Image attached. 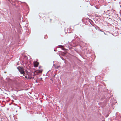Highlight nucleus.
I'll list each match as a JSON object with an SVG mask.
<instances>
[{
  "mask_svg": "<svg viewBox=\"0 0 121 121\" xmlns=\"http://www.w3.org/2000/svg\"><path fill=\"white\" fill-rule=\"evenodd\" d=\"M17 69L19 71L21 74H23V75L24 76L25 71L23 67H17Z\"/></svg>",
  "mask_w": 121,
  "mask_h": 121,
  "instance_id": "f257e3e1",
  "label": "nucleus"
},
{
  "mask_svg": "<svg viewBox=\"0 0 121 121\" xmlns=\"http://www.w3.org/2000/svg\"><path fill=\"white\" fill-rule=\"evenodd\" d=\"M31 77H30V79H33L35 75V74L34 73H32L31 74Z\"/></svg>",
  "mask_w": 121,
  "mask_h": 121,
  "instance_id": "20e7f679",
  "label": "nucleus"
},
{
  "mask_svg": "<svg viewBox=\"0 0 121 121\" xmlns=\"http://www.w3.org/2000/svg\"><path fill=\"white\" fill-rule=\"evenodd\" d=\"M54 66H55V69H58L60 67L59 66H55L54 65Z\"/></svg>",
  "mask_w": 121,
  "mask_h": 121,
  "instance_id": "39448f33",
  "label": "nucleus"
},
{
  "mask_svg": "<svg viewBox=\"0 0 121 121\" xmlns=\"http://www.w3.org/2000/svg\"><path fill=\"white\" fill-rule=\"evenodd\" d=\"M42 71L43 70L42 69H41L40 70H38L35 71V72H34V73L36 75L38 74L39 73H42Z\"/></svg>",
  "mask_w": 121,
  "mask_h": 121,
  "instance_id": "f03ea898",
  "label": "nucleus"
},
{
  "mask_svg": "<svg viewBox=\"0 0 121 121\" xmlns=\"http://www.w3.org/2000/svg\"><path fill=\"white\" fill-rule=\"evenodd\" d=\"M25 77L26 78H28V77H27V76H25Z\"/></svg>",
  "mask_w": 121,
  "mask_h": 121,
  "instance_id": "0eeeda50",
  "label": "nucleus"
},
{
  "mask_svg": "<svg viewBox=\"0 0 121 121\" xmlns=\"http://www.w3.org/2000/svg\"><path fill=\"white\" fill-rule=\"evenodd\" d=\"M40 67H40V66H39V69Z\"/></svg>",
  "mask_w": 121,
  "mask_h": 121,
  "instance_id": "1a4fd4ad",
  "label": "nucleus"
},
{
  "mask_svg": "<svg viewBox=\"0 0 121 121\" xmlns=\"http://www.w3.org/2000/svg\"><path fill=\"white\" fill-rule=\"evenodd\" d=\"M39 63L36 61L34 62V66L35 67H37L39 65Z\"/></svg>",
  "mask_w": 121,
  "mask_h": 121,
  "instance_id": "7ed1b4c3",
  "label": "nucleus"
},
{
  "mask_svg": "<svg viewBox=\"0 0 121 121\" xmlns=\"http://www.w3.org/2000/svg\"><path fill=\"white\" fill-rule=\"evenodd\" d=\"M31 77V76L29 75H28V78L30 79V77Z\"/></svg>",
  "mask_w": 121,
  "mask_h": 121,
  "instance_id": "423d86ee",
  "label": "nucleus"
},
{
  "mask_svg": "<svg viewBox=\"0 0 121 121\" xmlns=\"http://www.w3.org/2000/svg\"><path fill=\"white\" fill-rule=\"evenodd\" d=\"M40 80H42V78H40Z\"/></svg>",
  "mask_w": 121,
  "mask_h": 121,
  "instance_id": "6e6552de",
  "label": "nucleus"
}]
</instances>
